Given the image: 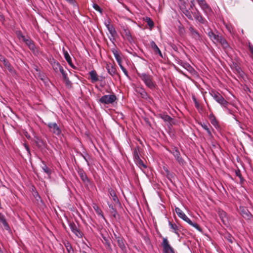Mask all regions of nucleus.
Here are the masks:
<instances>
[{
	"label": "nucleus",
	"mask_w": 253,
	"mask_h": 253,
	"mask_svg": "<svg viewBox=\"0 0 253 253\" xmlns=\"http://www.w3.org/2000/svg\"><path fill=\"white\" fill-rule=\"evenodd\" d=\"M64 55L65 59L66 60L68 63L73 68H75V66L73 65V64L72 62V59L69 55V53L67 51L64 50Z\"/></svg>",
	"instance_id": "7c9ffc66"
},
{
	"label": "nucleus",
	"mask_w": 253,
	"mask_h": 253,
	"mask_svg": "<svg viewBox=\"0 0 253 253\" xmlns=\"http://www.w3.org/2000/svg\"><path fill=\"white\" fill-rule=\"evenodd\" d=\"M47 126L50 129V131L54 134L59 135L61 133V130L56 123H49Z\"/></svg>",
	"instance_id": "9d476101"
},
{
	"label": "nucleus",
	"mask_w": 253,
	"mask_h": 253,
	"mask_svg": "<svg viewBox=\"0 0 253 253\" xmlns=\"http://www.w3.org/2000/svg\"><path fill=\"white\" fill-rule=\"evenodd\" d=\"M233 239H234V238L232 237H231V236H228V237L227 238V240L231 243H232L233 242Z\"/></svg>",
	"instance_id": "0e129e2a"
},
{
	"label": "nucleus",
	"mask_w": 253,
	"mask_h": 253,
	"mask_svg": "<svg viewBox=\"0 0 253 253\" xmlns=\"http://www.w3.org/2000/svg\"><path fill=\"white\" fill-rule=\"evenodd\" d=\"M18 36L22 38V39L25 42H26V40H29V38L26 39V37L24 35H23L21 32L19 34Z\"/></svg>",
	"instance_id": "13d9d810"
},
{
	"label": "nucleus",
	"mask_w": 253,
	"mask_h": 253,
	"mask_svg": "<svg viewBox=\"0 0 253 253\" xmlns=\"http://www.w3.org/2000/svg\"><path fill=\"white\" fill-rule=\"evenodd\" d=\"M106 68H107L108 73L112 76H114L115 75H116L117 74L116 69L112 65L110 66V65H107Z\"/></svg>",
	"instance_id": "473e14b6"
},
{
	"label": "nucleus",
	"mask_w": 253,
	"mask_h": 253,
	"mask_svg": "<svg viewBox=\"0 0 253 253\" xmlns=\"http://www.w3.org/2000/svg\"><path fill=\"white\" fill-rule=\"evenodd\" d=\"M161 245L163 247V253H175L174 249L169 245L167 238H163Z\"/></svg>",
	"instance_id": "39448f33"
},
{
	"label": "nucleus",
	"mask_w": 253,
	"mask_h": 253,
	"mask_svg": "<svg viewBox=\"0 0 253 253\" xmlns=\"http://www.w3.org/2000/svg\"><path fill=\"white\" fill-rule=\"evenodd\" d=\"M192 99L194 102V103H195V107H196V108L197 109H200V104L199 103H198V101L197 100L196 97L195 96H192Z\"/></svg>",
	"instance_id": "de8ad7c7"
},
{
	"label": "nucleus",
	"mask_w": 253,
	"mask_h": 253,
	"mask_svg": "<svg viewBox=\"0 0 253 253\" xmlns=\"http://www.w3.org/2000/svg\"><path fill=\"white\" fill-rule=\"evenodd\" d=\"M196 1L206 14H208L212 12L211 7L208 4L206 0H196Z\"/></svg>",
	"instance_id": "423d86ee"
},
{
	"label": "nucleus",
	"mask_w": 253,
	"mask_h": 253,
	"mask_svg": "<svg viewBox=\"0 0 253 253\" xmlns=\"http://www.w3.org/2000/svg\"><path fill=\"white\" fill-rule=\"evenodd\" d=\"M218 214L222 223L224 225H226L228 222V217L226 212L221 209H219Z\"/></svg>",
	"instance_id": "a211bd4d"
},
{
	"label": "nucleus",
	"mask_w": 253,
	"mask_h": 253,
	"mask_svg": "<svg viewBox=\"0 0 253 253\" xmlns=\"http://www.w3.org/2000/svg\"><path fill=\"white\" fill-rule=\"evenodd\" d=\"M50 63L53 67V70L56 72H58L60 68H62L60 63L56 61L54 59L51 61Z\"/></svg>",
	"instance_id": "cd10ccee"
},
{
	"label": "nucleus",
	"mask_w": 253,
	"mask_h": 253,
	"mask_svg": "<svg viewBox=\"0 0 253 253\" xmlns=\"http://www.w3.org/2000/svg\"><path fill=\"white\" fill-rule=\"evenodd\" d=\"M211 96L221 106L225 108H227L229 103L226 101L223 96L218 92L212 90L210 92Z\"/></svg>",
	"instance_id": "7ed1b4c3"
},
{
	"label": "nucleus",
	"mask_w": 253,
	"mask_h": 253,
	"mask_svg": "<svg viewBox=\"0 0 253 253\" xmlns=\"http://www.w3.org/2000/svg\"><path fill=\"white\" fill-rule=\"evenodd\" d=\"M190 9H187L186 8H182L183 13L190 20H193L192 12L190 11Z\"/></svg>",
	"instance_id": "72a5a7b5"
},
{
	"label": "nucleus",
	"mask_w": 253,
	"mask_h": 253,
	"mask_svg": "<svg viewBox=\"0 0 253 253\" xmlns=\"http://www.w3.org/2000/svg\"><path fill=\"white\" fill-rule=\"evenodd\" d=\"M18 36L22 38V39L25 42H26V40H29V38L26 39V37L24 35H23L21 32L19 34Z\"/></svg>",
	"instance_id": "bf43d9fd"
},
{
	"label": "nucleus",
	"mask_w": 253,
	"mask_h": 253,
	"mask_svg": "<svg viewBox=\"0 0 253 253\" xmlns=\"http://www.w3.org/2000/svg\"><path fill=\"white\" fill-rule=\"evenodd\" d=\"M66 250L68 253H74V250L72 246L69 248L67 247Z\"/></svg>",
	"instance_id": "680f3d73"
},
{
	"label": "nucleus",
	"mask_w": 253,
	"mask_h": 253,
	"mask_svg": "<svg viewBox=\"0 0 253 253\" xmlns=\"http://www.w3.org/2000/svg\"><path fill=\"white\" fill-rule=\"evenodd\" d=\"M25 43L34 54H36L38 53V50L35 45L34 42L31 39L29 38V40H26Z\"/></svg>",
	"instance_id": "f3484780"
},
{
	"label": "nucleus",
	"mask_w": 253,
	"mask_h": 253,
	"mask_svg": "<svg viewBox=\"0 0 253 253\" xmlns=\"http://www.w3.org/2000/svg\"><path fill=\"white\" fill-rule=\"evenodd\" d=\"M117 100V97L114 94L104 95L99 100V102L104 104H112Z\"/></svg>",
	"instance_id": "20e7f679"
},
{
	"label": "nucleus",
	"mask_w": 253,
	"mask_h": 253,
	"mask_svg": "<svg viewBox=\"0 0 253 253\" xmlns=\"http://www.w3.org/2000/svg\"><path fill=\"white\" fill-rule=\"evenodd\" d=\"M164 169L166 172L167 178L170 180L171 178L172 177V174L171 173L168 169L165 167H164Z\"/></svg>",
	"instance_id": "c03bdc74"
},
{
	"label": "nucleus",
	"mask_w": 253,
	"mask_h": 253,
	"mask_svg": "<svg viewBox=\"0 0 253 253\" xmlns=\"http://www.w3.org/2000/svg\"><path fill=\"white\" fill-rule=\"evenodd\" d=\"M170 152L173 154L177 162L180 165H184L185 163L184 160L181 157L180 153L178 149V148L176 147H174L172 148V150L170 151Z\"/></svg>",
	"instance_id": "6e6552de"
},
{
	"label": "nucleus",
	"mask_w": 253,
	"mask_h": 253,
	"mask_svg": "<svg viewBox=\"0 0 253 253\" xmlns=\"http://www.w3.org/2000/svg\"><path fill=\"white\" fill-rule=\"evenodd\" d=\"M137 74L147 87L152 90H154L157 88L158 86L152 75L145 73H137Z\"/></svg>",
	"instance_id": "f257e3e1"
},
{
	"label": "nucleus",
	"mask_w": 253,
	"mask_h": 253,
	"mask_svg": "<svg viewBox=\"0 0 253 253\" xmlns=\"http://www.w3.org/2000/svg\"><path fill=\"white\" fill-rule=\"evenodd\" d=\"M67 1L69 2L71 4H72L74 6L77 7L78 8V6L77 5L76 2L74 0H66Z\"/></svg>",
	"instance_id": "5fc2aeb1"
},
{
	"label": "nucleus",
	"mask_w": 253,
	"mask_h": 253,
	"mask_svg": "<svg viewBox=\"0 0 253 253\" xmlns=\"http://www.w3.org/2000/svg\"><path fill=\"white\" fill-rule=\"evenodd\" d=\"M209 119H210L212 125H213L214 126H215L216 125H217L218 122H217L215 116H214V115L212 113L210 114Z\"/></svg>",
	"instance_id": "4c0bfd02"
},
{
	"label": "nucleus",
	"mask_w": 253,
	"mask_h": 253,
	"mask_svg": "<svg viewBox=\"0 0 253 253\" xmlns=\"http://www.w3.org/2000/svg\"><path fill=\"white\" fill-rule=\"evenodd\" d=\"M62 74L63 79L66 78L67 76V74L64 70L63 68H60L59 71Z\"/></svg>",
	"instance_id": "8fccbe9b"
},
{
	"label": "nucleus",
	"mask_w": 253,
	"mask_h": 253,
	"mask_svg": "<svg viewBox=\"0 0 253 253\" xmlns=\"http://www.w3.org/2000/svg\"><path fill=\"white\" fill-rule=\"evenodd\" d=\"M121 68L123 72L125 74V75H126L127 77H128V73L126 69L123 66H121Z\"/></svg>",
	"instance_id": "6e6d98bb"
},
{
	"label": "nucleus",
	"mask_w": 253,
	"mask_h": 253,
	"mask_svg": "<svg viewBox=\"0 0 253 253\" xmlns=\"http://www.w3.org/2000/svg\"><path fill=\"white\" fill-rule=\"evenodd\" d=\"M108 31H109L110 34L111 35L112 37H115L117 36V32L113 26L110 28V29Z\"/></svg>",
	"instance_id": "a19ab883"
},
{
	"label": "nucleus",
	"mask_w": 253,
	"mask_h": 253,
	"mask_svg": "<svg viewBox=\"0 0 253 253\" xmlns=\"http://www.w3.org/2000/svg\"><path fill=\"white\" fill-rule=\"evenodd\" d=\"M159 116L160 118H161L162 119H163L165 122H168L169 123H170L173 120V119L170 117L169 116L166 114H160L159 115Z\"/></svg>",
	"instance_id": "c756f323"
},
{
	"label": "nucleus",
	"mask_w": 253,
	"mask_h": 253,
	"mask_svg": "<svg viewBox=\"0 0 253 253\" xmlns=\"http://www.w3.org/2000/svg\"><path fill=\"white\" fill-rule=\"evenodd\" d=\"M193 8L195 7V0H191L190 2V7L189 9H193Z\"/></svg>",
	"instance_id": "864d4df0"
},
{
	"label": "nucleus",
	"mask_w": 253,
	"mask_h": 253,
	"mask_svg": "<svg viewBox=\"0 0 253 253\" xmlns=\"http://www.w3.org/2000/svg\"><path fill=\"white\" fill-rule=\"evenodd\" d=\"M133 158L134 161L135 160L138 159L140 158V157L138 154V150L136 148L134 149L133 151Z\"/></svg>",
	"instance_id": "49530a36"
},
{
	"label": "nucleus",
	"mask_w": 253,
	"mask_h": 253,
	"mask_svg": "<svg viewBox=\"0 0 253 253\" xmlns=\"http://www.w3.org/2000/svg\"><path fill=\"white\" fill-rule=\"evenodd\" d=\"M69 225L72 232L75 234L76 236L80 238L83 237L84 235L83 233L80 230L74 222H70Z\"/></svg>",
	"instance_id": "1a4fd4ad"
},
{
	"label": "nucleus",
	"mask_w": 253,
	"mask_h": 253,
	"mask_svg": "<svg viewBox=\"0 0 253 253\" xmlns=\"http://www.w3.org/2000/svg\"><path fill=\"white\" fill-rule=\"evenodd\" d=\"M42 163L44 164V166L42 167V169L44 172H45L48 176H50L51 174V170L49 169L47 166L44 164V161H42Z\"/></svg>",
	"instance_id": "e433bc0d"
},
{
	"label": "nucleus",
	"mask_w": 253,
	"mask_h": 253,
	"mask_svg": "<svg viewBox=\"0 0 253 253\" xmlns=\"http://www.w3.org/2000/svg\"><path fill=\"white\" fill-rule=\"evenodd\" d=\"M112 51V52L113 53V54H114V56L115 57L116 60L120 59V58H121V57L118 51L116 49H113Z\"/></svg>",
	"instance_id": "37998d69"
},
{
	"label": "nucleus",
	"mask_w": 253,
	"mask_h": 253,
	"mask_svg": "<svg viewBox=\"0 0 253 253\" xmlns=\"http://www.w3.org/2000/svg\"><path fill=\"white\" fill-rule=\"evenodd\" d=\"M135 91L140 94L141 97L144 99L147 100L150 98L149 95L146 91L145 89L142 87L138 86L135 88Z\"/></svg>",
	"instance_id": "ddd939ff"
},
{
	"label": "nucleus",
	"mask_w": 253,
	"mask_h": 253,
	"mask_svg": "<svg viewBox=\"0 0 253 253\" xmlns=\"http://www.w3.org/2000/svg\"><path fill=\"white\" fill-rule=\"evenodd\" d=\"M201 126H202V127L207 131L208 135L210 136H211L212 135L211 134V132L210 129V128L209 127V126L206 125V124H201Z\"/></svg>",
	"instance_id": "ea45409f"
},
{
	"label": "nucleus",
	"mask_w": 253,
	"mask_h": 253,
	"mask_svg": "<svg viewBox=\"0 0 253 253\" xmlns=\"http://www.w3.org/2000/svg\"><path fill=\"white\" fill-rule=\"evenodd\" d=\"M4 66L6 68L12 75L16 74V71L9 62L7 59H3V63Z\"/></svg>",
	"instance_id": "6ab92c4d"
},
{
	"label": "nucleus",
	"mask_w": 253,
	"mask_h": 253,
	"mask_svg": "<svg viewBox=\"0 0 253 253\" xmlns=\"http://www.w3.org/2000/svg\"><path fill=\"white\" fill-rule=\"evenodd\" d=\"M38 74V77L42 81H44L46 80L45 77L44 76V75L42 73L40 72H39Z\"/></svg>",
	"instance_id": "3c124183"
},
{
	"label": "nucleus",
	"mask_w": 253,
	"mask_h": 253,
	"mask_svg": "<svg viewBox=\"0 0 253 253\" xmlns=\"http://www.w3.org/2000/svg\"><path fill=\"white\" fill-rule=\"evenodd\" d=\"M177 62L179 65L186 69L190 73H191V74L194 75L196 74V71L189 63L183 62L182 60L180 59L178 60Z\"/></svg>",
	"instance_id": "9b49d317"
},
{
	"label": "nucleus",
	"mask_w": 253,
	"mask_h": 253,
	"mask_svg": "<svg viewBox=\"0 0 253 253\" xmlns=\"http://www.w3.org/2000/svg\"><path fill=\"white\" fill-rule=\"evenodd\" d=\"M196 11L192 13L195 20L201 24H205L207 22V20L203 17L202 14L197 8H195Z\"/></svg>",
	"instance_id": "f8f14e48"
},
{
	"label": "nucleus",
	"mask_w": 253,
	"mask_h": 253,
	"mask_svg": "<svg viewBox=\"0 0 253 253\" xmlns=\"http://www.w3.org/2000/svg\"><path fill=\"white\" fill-rule=\"evenodd\" d=\"M175 211L177 215L180 218L182 219L185 222H187L190 225L195 227L198 231L200 232L202 231V229L200 227V226L196 223L193 222L179 208H175Z\"/></svg>",
	"instance_id": "f03ea898"
},
{
	"label": "nucleus",
	"mask_w": 253,
	"mask_h": 253,
	"mask_svg": "<svg viewBox=\"0 0 253 253\" xmlns=\"http://www.w3.org/2000/svg\"><path fill=\"white\" fill-rule=\"evenodd\" d=\"M144 20L147 23L150 29H152L154 26V23L152 19L149 17H145Z\"/></svg>",
	"instance_id": "f704fd0d"
},
{
	"label": "nucleus",
	"mask_w": 253,
	"mask_h": 253,
	"mask_svg": "<svg viewBox=\"0 0 253 253\" xmlns=\"http://www.w3.org/2000/svg\"><path fill=\"white\" fill-rule=\"evenodd\" d=\"M134 161L136 165L140 168L143 167V168H146V166L144 164L140 158L138 159L135 160Z\"/></svg>",
	"instance_id": "58836bf2"
},
{
	"label": "nucleus",
	"mask_w": 253,
	"mask_h": 253,
	"mask_svg": "<svg viewBox=\"0 0 253 253\" xmlns=\"http://www.w3.org/2000/svg\"><path fill=\"white\" fill-rule=\"evenodd\" d=\"M78 173L80 177L84 183H88L90 182V180H89L88 178L87 177L85 172L82 169H79L78 170Z\"/></svg>",
	"instance_id": "dca6fc26"
},
{
	"label": "nucleus",
	"mask_w": 253,
	"mask_h": 253,
	"mask_svg": "<svg viewBox=\"0 0 253 253\" xmlns=\"http://www.w3.org/2000/svg\"><path fill=\"white\" fill-rule=\"evenodd\" d=\"M235 174L237 176H238L240 178V180H241V183H243L244 179H243V177L242 176V174H241L240 170L239 169L236 170L235 171Z\"/></svg>",
	"instance_id": "a18cd8bd"
},
{
	"label": "nucleus",
	"mask_w": 253,
	"mask_h": 253,
	"mask_svg": "<svg viewBox=\"0 0 253 253\" xmlns=\"http://www.w3.org/2000/svg\"><path fill=\"white\" fill-rule=\"evenodd\" d=\"M1 223L3 224L5 230H9L10 229V227L6 220L5 216L1 213H0V224Z\"/></svg>",
	"instance_id": "393cba45"
},
{
	"label": "nucleus",
	"mask_w": 253,
	"mask_h": 253,
	"mask_svg": "<svg viewBox=\"0 0 253 253\" xmlns=\"http://www.w3.org/2000/svg\"><path fill=\"white\" fill-rule=\"evenodd\" d=\"M125 36L126 39L130 43H132L134 42V40L132 37L131 34L128 28H123V36Z\"/></svg>",
	"instance_id": "aec40b11"
},
{
	"label": "nucleus",
	"mask_w": 253,
	"mask_h": 253,
	"mask_svg": "<svg viewBox=\"0 0 253 253\" xmlns=\"http://www.w3.org/2000/svg\"><path fill=\"white\" fill-rule=\"evenodd\" d=\"M249 48L251 55H253V45L250 42L249 43Z\"/></svg>",
	"instance_id": "052dcab7"
},
{
	"label": "nucleus",
	"mask_w": 253,
	"mask_h": 253,
	"mask_svg": "<svg viewBox=\"0 0 253 253\" xmlns=\"http://www.w3.org/2000/svg\"><path fill=\"white\" fill-rule=\"evenodd\" d=\"M24 147H25L26 150H27L28 154L30 156L31 155V152H30V149L29 146L27 144H26V143H25L24 144Z\"/></svg>",
	"instance_id": "4d7b16f0"
},
{
	"label": "nucleus",
	"mask_w": 253,
	"mask_h": 253,
	"mask_svg": "<svg viewBox=\"0 0 253 253\" xmlns=\"http://www.w3.org/2000/svg\"><path fill=\"white\" fill-rule=\"evenodd\" d=\"M33 196L35 197V199L38 201H39L40 200H41V197L40 196V195L37 191H35L33 193Z\"/></svg>",
	"instance_id": "603ef678"
},
{
	"label": "nucleus",
	"mask_w": 253,
	"mask_h": 253,
	"mask_svg": "<svg viewBox=\"0 0 253 253\" xmlns=\"http://www.w3.org/2000/svg\"><path fill=\"white\" fill-rule=\"evenodd\" d=\"M91 82L92 83L99 81V78L95 70H92L89 73Z\"/></svg>",
	"instance_id": "b1692460"
},
{
	"label": "nucleus",
	"mask_w": 253,
	"mask_h": 253,
	"mask_svg": "<svg viewBox=\"0 0 253 253\" xmlns=\"http://www.w3.org/2000/svg\"><path fill=\"white\" fill-rule=\"evenodd\" d=\"M169 226H170V228L172 230L173 232L179 237V227L175 223H172V222H171L169 221Z\"/></svg>",
	"instance_id": "c85d7f7f"
},
{
	"label": "nucleus",
	"mask_w": 253,
	"mask_h": 253,
	"mask_svg": "<svg viewBox=\"0 0 253 253\" xmlns=\"http://www.w3.org/2000/svg\"><path fill=\"white\" fill-rule=\"evenodd\" d=\"M64 80L65 83L66 85L69 88H71L72 86V84L71 82L69 80V79L68 77H66V78L64 79Z\"/></svg>",
	"instance_id": "79ce46f5"
},
{
	"label": "nucleus",
	"mask_w": 253,
	"mask_h": 253,
	"mask_svg": "<svg viewBox=\"0 0 253 253\" xmlns=\"http://www.w3.org/2000/svg\"><path fill=\"white\" fill-rule=\"evenodd\" d=\"M64 245L65 246L66 248H67V247L69 248V247H70L72 246L71 244L68 241H66L65 242H64Z\"/></svg>",
	"instance_id": "e2e57ef3"
},
{
	"label": "nucleus",
	"mask_w": 253,
	"mask_h": 253,
	"mask_svg": "<svg viewBox=\"0 0 253 253\" xmlns=\"http://www.w3.org/2000/svg\"><path fill=\"white\" fill-rule=\"evenodd\" d=\"M34 142L39 149H43L45 148L46 145L45 142L40 137L37 136H35Z\"/></svg>",
	"instance_id": "4468645a"
},
{
	"label": "nucleus",
	"mask_w": 253,
	"mask_h": 253,
	"mask_svg": "<svg viewBox=\"0 0 253 253\" xmlns=\"http://www.w3.org/2000/svg\"><path fill=\"white\" fill-rule=\"evenodd\" d=\"M150 45H151V46L154 52V53L155 54H158L159 55L162 57V58H163V54L160 50V49H159V48L158 47V46L157 45V44H156V43L154 41H151L150 42Z\"/></svg>",
	"instance_id": "412c9836"
},
{
	"label": "nucleus",
	"mask_w": 253,
	"mask_h": 253,
	"mask_svg": "<svg viewBox=\"0 0 253 253\" xmlns=\"http://www.w3.org/2000/svg\"><path fill=\"white\" fill-rule=\"evenodd\" d=\"M240 213L242 216L246 219H250L252 217V214L249 210L245 207H240Z\"/></svg>",
	"instance_id": "2eb2a0df"
},
{
	"label": "nucleus",
	"mask_w": 253,
	"mask_h": 253,
	"mask_svg": "<svg viewBox=\"0 0 253 253\" xmlns=\"http://www.w3.org/2000/svg\"><path fill=\"white\" fill-rule=\"evenodd\" d=\"M118 64L119 65L120 67H121V66H123L122 65V58H120V59H117L116 60Z\"/></svg>",
	"instance_id": "338daca9"
},
{
	"label": "nucleus",
	"mask_w": 253,
	"mask_h": 253,
	"mask_svg": "<svg viewBox=\"0 0 253 253\" xmlns=\"http://www.w3.org/2000/svg\"><path fill=\"white\" fill-rule=\"evenodd\" d=\"M184 28L182 26H179V33L182 34V33H183L184 32Z\"/></svg>",
	"instance_id": "69168bd1"
},
{
	"label": "nucleus",
	"mask_w": 253,
	"mask_h": 253,
	"mask_svg": "<svg viewBox=\"0 0 253 253\" xmlns=\"http://www.w3.org/2000/svg\"><path fill=\"white\" fill-rule=\"evenodd\" d=\"M108 206L110 209V213L112 214L113 216L116 218L117 215L118 214L116 209L114 208L112 204H108Z\"/></svg>",
	"instance_id": "c9c22d12"
},
{
	"label": "nucleus",
	"mask_w": 253,
	"mask_h": 253,
	"mask_svg": "<svg viewBox=\"0 0 253 253\" xmlns=\"http://www.w3.org/2000/svg\"><path fill=\"white\" fill-rule=\"evenodd\" d=\"M189 31L194 38L197 40H200L201 39V36L198 32V31L194 29L192 26L189 27Z\"/></svg>",
	"instance_id": "a878e982"
},
{
	"label": "nucleus",
	"mask_w": 253,
	"mask_h": 253,
	"mask_svg": "<svg viewBox=\"0 0 253 253\" xmlns=\"http://www.w3.org/2000/svg\"><path fill=\"white\" fill-rule=\"evenodd\" d=\"M216 42H218L220 44L222 48L225 52L229 51L232 49L231 47L230 46L226 40L221 35H220Z\"/></svg>",
	"instance_id": "0eeeda50"
},
{
	"label": "nucleus",
	"mask_w": 253,
	"mask_h": 253,
	"mask_svg": "<svg viewBox=\"0 0 253 253\" xmlns=\"http://www.w3.org/2000/svg\"><path fill=\"white\" fill-rule=\"evenodd\" d=\"M93 7L96 10H97V11H99L100 13H102V9L97 4L94 3Z\"/></svg>",
	"instance_id": "09e8293b"
},
{
	"label": "nucleus",
	"mask_w": 253,
	"mask_h": 253,
	"mask_svg": "<svg viewBox=\"0 0 253 253\" xmlns=\"http://www.w3.org/2000/svg\"><path fill=\"white\" fill-rule=\"evenodd\" d=\"M118 246L121 249L123 253H126L127 250L125 245L126 241L125 239L122 238L121 239H119L117 242Z\"/></svg>",
	"instance_id": "4be33fe9"
},
{
	"label": "nucleus",
	"mask_w": 253,
	"mask_h": 253,
	"mask_svg": "<svg viewBox=\"0 0 253 253\" xmlns=\"http://www.w3.org/2000/svg\"><path fill=\"white\" fill-rule=\"evenodd\" d=\"M118 64L119 65L120 67H121V66H123L122 65V58H120V59H117L116 60Z\"/></svg>",
	"instance_id": "774afa93"
},
{
	"label": "nucleus",
	"mask_w": 253,
	"mask_h": 253,
	"mask_svg": "<svg viewBox=\"0 0 253 253\" xmlns=\"http://www.w3.org/2000/svg\"><path fill=\"white\" fill-rule=\"evenodd\" d=\"M208 35L211 40L214 43L217 42L218 39L219 38L221 34H215L210 29V31L208 33Z\"/></svg>",
	"instance_id": "5701e85b"
},
{
	"label": "nucleus",
	"mask_w": 253,
	"mask_h": 253,
	"mask_svg": "<svg viewBox=\"0 0 253 253\" xmlns=\"http://www.w3.org/2000/svg\"><path fill=\"white\" fill-rule=\"evenodd\" d=\"M102 238L103 239V243L105 245L106 248L110 251H112V249L110 242V238L109 237H105L102 235Z\"/></svg>",
	"instance_id": "bb28decb"
},
{
	"label": "nucleus",
	"mask_w": 253,
	"mask_h": 253,
	"mask_svg": "<svg viewBox=\"0 0 253 253\" xmlns=\"http://www.w3.org/2000/svg\"><path fill=\"white\" fill-rule=\"evenodd\" d=\"M110 195L112 197L113 200L116 203H119V200L114 190L110 188L108 190Z\"/></svg>",
	"instance_id": "2f4dec72"
}]
</instances>
